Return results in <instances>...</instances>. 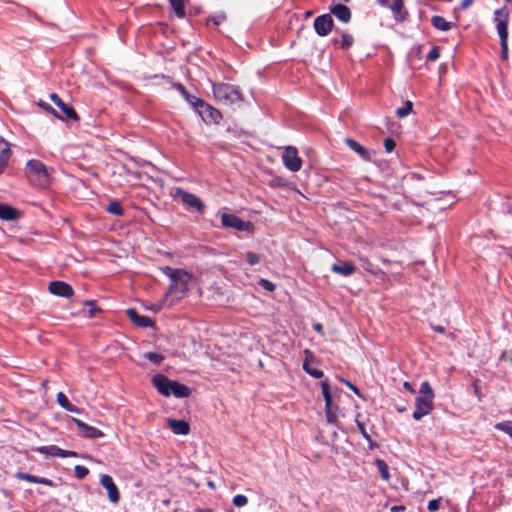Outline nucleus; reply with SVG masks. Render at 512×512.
Listing matches in <instances>:
<instances>
[{
    "label": "nucleus",
    "mask_w": 512,
    "mask_h": 512,
    "mask_svg": "<svg viewBox=\"0 0 512 512\" xmlns=\"http://www.w3.org/2000/svg\"><path fill=\"white\" fill-rule=\"evenodd\" d=\"M212 91L217 102L232 105L243 100L242 93L238 86L230 83H214L212 82Z\"/></svg>",
    "instance_id": "nucleus-3"
},
{
    "label": "nucleus",
    "mask_w": 512,
    "mask_h": 512,
    "mask_svg": "<svg viewBox=\"0 0 512 512\" xmlns=\"http://www.w3.org/2000/svg\"><path fill=\"white\" fill-rule=\"evenodd\" d=\"M305 354H306V359H305V361H304V363H303V370H304L307 374H309L310 376H312V377H314V378H317V379L322 378V377H323V375H324L323 371H321V370H319V369L312 368V367H310V365H309V360H308V358H309V357H313L312 352H311V351H309V350H305Z\"/></svg>",
    "instance_id": "nucleus-24"
},
{
    "label": "nucleus",
    "mask_w": 512,
    "mask_h": 512,
    "mask_svg": "<svg viewBox=\"0 0 512 512\" xmlns=\"http://www.w3.org/2000/svg\"><path fill=\"white\" fill-rule=\"evenodd\" d=\"M356 270H357V268L354 264H352L351 262H346V261H338L331 266V271L333 273H336V274H339V275H342L345 277L351 276L352 274H354L356 272Z\"/></svg>",
    "instance_id": "nucleus-17"
},
{
    "label": "nucleus",
    "mask_w": 512,
    "mask_h": 512,
    "mask_svg": "<svg viewBox=\"0 0 512 512\" xmlns=\"http://www.w3.org/2000/svg\"><path fill=\"white\" fill-rule=\"evenodd\" d=\"M440 56V50H439V47L437 46H434L432 47V49L429 51V53L427 54V57L426 59L428 61H436Z\"/></svg>",
    "instance_id": "nucleus-45"
},
{
    "label": "nucleus",
    "mask_w": 512,
    "mask_h": 512,
    "mask_svg": "<svg viewBox=\"0 0 512 512\" xmlns=\"http://www.w3.org/2000/svg\"><path fill=\"white\" fill-rule=\"evenodd\" d=\"M403 387H404V389H405V390H407L408 392H410V393H415V390H414V388L412 387V385H411V383H410V382L405 381V382L403 383Z\"/></svg>",
    "instance_id": "nucleus-55"
},
{
    "label": "nucleus",
    "mask_w": 512,
    "mask_h": 512,
    "mask_svg": "<svg viewBox=\"0 0 512 512\" xmlns=\"http://www.w3.org/2000/svg\"><path fill=\"white\" fill-rule=\"evenodd\" d=\"M396 146L395 141L392 138H386L384 141V148L386 152L390 153L394 150Z\"/></svg>",
    "instance_id": "nucleus-48"
},
{
    "label": "nucleus",
    "mask_w": 512,
    "mask_h": 512,
    "mask_svg": "<svg viewBox=\"0 0 512 512\" xmlns=\"http://www.w3.org/2000/svg\"><path fill=\"white\" fill-rule=\"evenodd\" d=\"M359 260L362 262V267L367 271V272H370L372 274H378V272L380 270H376L373 266V264L369 261V259L367 257H364V256H359Z\"/></svg>",
    "instance_id": "nucleus-36"
},
{
    "label": "nucleus",
    "mask_w": 512,
    "mask_h": 512,
    "mask_svg": "<svg viewBox=\"0 0 512 512\" xmlns=\"http://www.w3.org/2000/svg\"><path fill=\"white\" fill-rule=\"evenodd\" d=\"M412 108H413V104L411 101H406L404 106L398 108L396 110V115L399 117V118H404L406 116H408L411 111H412Z\"/></svg>",
    "instance_id": "nucleus-33"
},
{
    "label": "nucleus",
    "mask_w": 512,
    "mask_h": 512,
    "mask_svg": "<svg viewBox=\"0 0 512 512\" xmlns=\"http://www.w3.org/2000/svg\"><path fill=\"white\" fill-rule=\"evenodd\" d=\"M35 451L46 456L61 458L75 457L77 455L74 451L64 450L56 445L40 446L37 447Z\"/></svg>",
    "instance_id": "nucleus-13"
},
{
    "label": "nucleus",
    "mask_w": 512,
    "mask_h": 512,
    "mask_svg": "<svg viewBox=\"0 0 512 512\" xmlns=\"http://www.w3.org/2000/svg\"><path fill=\"white\" fill-rule=\"evenodd\" d=\"M432 328L435 332H438V333H443L445 330L443 326H433Z\"/></svg>",
    "instance_id": "nucleus-59"
},
{
    "label": "nucleus",
    "mask_w": 512,
    "mask_h": 512,
    "mask_svg": "<svg viewBox=\"0 0 512 512\" xmlns=\"http://www.w3.org/2000/svg\"><path fill=\"white\" fill-rule=\"evenodd\" d=\"M225 20L224 15H215L211 16L208 19V23H213V25L218 26Z\"/></svg>",
    "instance_id": "nucleus-49"
},
{
    "label": "nucleus",
    "mask_w": 512,
    "mask_h": 512,
    "mask_svg": "<svg viewBox=\"0 0 512 512\" xmlns=\"http://www.w3.org/2000/svg\"><path fill=\"white\" fill-rule=\"evenodd\" d=\"M143 357L156 365H159L164 360L163 355L155 352L144 353Z\"/></svg>",
    "instance_id": "nucleus-35"
},
{
    "label": "nucleus",
    "mask_w": 512,
    "mask_h": 512,
    "mask_svg": "<svg viewBox=\"0 0 512 512\" xmlns=\"http://www.w3.org/2000/svg\"><path fill=\"white\" fill-rule=\"evenodd\" d=\"M126 313L128 318L139 327L146 328L152 326L153 324V321L150 317L138 314L135 309H128Z\"/></svg>",
    "instance_id": "nucleus-18"
},
{
    "label": "nucleus",
    "mask_w": 512,
    "mask_h": 512,
    "mask_svg": "<svg viewBox=\"0 0 512 512\" xmlns=\"http://www.w3.org/2000/svg\"><path fill=\"white\" fill-rule=\"evenodd\" d=\"M494 22L500 40L508 39L509 9L506 6L495 10Z\"/></svg>",
    "instance_id": "nucleus-8"
},
{
    "label": "nucleus",
    "mask_w": 512,
    "mask_h": 512,
    "mask_svg": "<svg viewBox=\"0 0 512 512\" xmlns=\"http://www.w3.org/2000/svg\"><path fill=\"white\" fill-rule=\"evenodd\" d=\"M17 218V211L8 204H0V219L12 221Z\"/></svg>",
    "instance_id": "nucleus-25"
},
{
    "label": "nucleus",
    "mask_w": 512,
    "mask_h": 512,
    "mask_svg": "<svg viewBox=\"0 0 512 512\" xmlns=\"http://www.w3.org/2000/svg\"><path fill=\"white\" fill-rule=\"evenodd\" d=\"M501 45V58L506 60L508 58V39L500 40Z\"/></svg>",
    "instance_id": "nucleus-46"
},
{
    "label": "nucleus",
    "mask_w": 512,
    "mask_h": 512,
    "mask_svg": "<svg viewBox=\"0 0 512 512\" xmlns=\"http://www.w3.org/2000/svg\"><path fill=\"white\" fill-rule=\"evenodd\" d=\"M100 484L106 489L110 502L116 504L120 501V492L111 476L107 474L102 475Z\"/></svg>",
    "instance_id": "nucleus-12"
},
{
    "label": "nucleus",
    "mask_w": 512,
    "mask_h": 512,
    "mask_svg": "<svg viewBox=\"0 0 512 512\" xmlns=\"http://www.w3.org/2000/svg\"><path fill=\"white\" fill-rule=\"evenodd\" d=\"M168 426L176 435H187L190 432L189 423L185 420L168 419Z\"/></svg>",
    "instance_id": "nucleus-19"
},
{
    "label": "nucleus",
    "mask_w": 512,
    "mask_h": 512,
    "mask_svg": "<svg viewBox=\"0 0 512 512\" xmlns=\"http://www.w3.org/2000/svg\"><path fill=\"white\" fill-rule=\"evenodd\" d=\"M248 503V498L245 495L238 494L233 498V504L237 507H243Z\"/></svg>",
    "instance_id": "nucleus-42"
},
{
    "label": "nucleus",
    "mask_w": 512,
    "mask_h": 512,
    "mask_svg": "<svg viewBox=\"0 0 512 512\" xmlns=\"http://www.w3.org/2000/svg\"><path fill=\"white\" fill-rule=\"evenodd\" d=\"M57 398V403L63 408L65 409L69 404H70V401L69 399L67 398V396L63 393V392H59L56 396Z\"/></svg>",
    "instance_id": "nucleus-43"
},
{
    "label": "nucleus",
    "mask_w": 512,
    "mask_h": 512,
    "mask_svg": "<svg viewBox=\"0 0 512 512\" xmlns=\"http://www.w3.org/2000/svg\"><path fill=\"white\" fill-rule=\"evenodd\" d=\"M331 13L343 23H348L351 19L350 9L343 4H336L330 9Z\"/></svg>",
    "instance_id": "nucleus-22"
},
{
    "label": "nucleus",
    "mask_w": 512,
    "mask_h": 512,
    "mask_svg": "<svg viewBox=\"0 0 512 512\" xmlns=\"http://www.w3.org/2000/svg\"><path fill=\"white\" fill-rule=\"evenodd\" d=\"M380 6L389 8L398 22H403L408 13L404 10L403 0H377Z\"/></svg>",
    "instance_id": "nucleus-10"
},
{
    "label": "nucleus",
    "mask_w": 512,
    "mask_h": 512,
    "mask_svg": "<svg viewBox=\"0 0 512 512\" xmlns=\"http://www.w3.org/2000/svg\"><path fill=\"white\" fill-rule=\"evenodd\" d=\"M495 428L500 430L512 438V421H503L495 424Z\"/></svg>",
    "instance_id": "nucleus-34"
},
{
    "label": "nucleus",
    "mask_w": 512,
    "mask_h": 512,
    "mask_svg": "<svg viewBox=\"0 0 512 512\" xmlns=\"http://www.w3.org/2000/svg\"><path fill=\"white\" fill-rule=\"evenodd\" d=\"M106 211L116 216H122L124 214V209L121 203L117 200L110 201L106 208Z\"/></svg>",
    "instance_id": "nucleus-32"
},
{
    "label": "nucleus",
    "mask_w": 512,
    "mask_h": 512,
    "mask_svg": "<svg viewBox=\"0 0 512 512\" xmlns=\"http://www.w3.org/2000/svg\"><path fill=\"white\" fill-rule=\"evenodd\" d=\"M322 395L325 401V406L328 408V406H332V395L330 392V385L327 380L321 381L320 383Z\"/></svg>",
    "instance_id": "nucleus-31"
},
{
    "label": "nucleus",
    "mask_w": 512,
    "mask_h": 512,
    "mask_svg": "<svg viewBox=\"0 0 512 512\" xmlns=\"http://www.w3.org/2000/svg\"><path fill=\"white\" fill-rule=\"evenodd\" d=\"M473 1H474V0H462V2H461V8H462V9H467V8H469V7L472 5Z\"/></svg>",
    "instance_id": "nucleus-56"
},
{
    "label": "nucleus",
    "mask_w": 512,
    "mask_h": 512,
    "mask_svg": "<svg viewBox=\"0 0 512 512\" xmlns=\"http://www.w3.org/2000/svg\"><path fill=\"white\" fill-rule=\"evenodd\" d=\"M151 382L157 391L165 397L173 395L176 398H186L191 394V390L188 386L176 380H170L168 377L160 373L155 374L152 377Z\"/></svg>",
    "instance_id": "nucleus-1"
},
{
    "label": "nucleus",
    "mask_w": 512,
    "mask_h": 512,
    "mask_svg": "<svg viewBox=\"0 0 512 512\" xmlns=\"http://www.w3.org/2000/svg\"><path fill=\"white\" fill-rule=\"evenodd\" d=\"M375 465L377 467V470H378L381 478L383 480L388 481L390 478V474H389V468H388L387 463L382 459H376Z\"/></svg>",
    "instance_id": "nucleus-30"
},
{
    "label": "nucleus",
    "mask_w": 512,
    "mask_h": 512,
    "mask_svg": "<svg viewBox=\"0 0 512 512\" xmlns=\"http://www.w3.org/2000/svg\"><path fill=\"white\" fill-rule=\"evenodd\" d=\"M51 101L62 111L64 114L63 119L77 121L79 119L73 107L67 105L56 93L50 95Z\"/></svg>",
    "instance_id": "nucleus-14"
},
{
    "label": "nucleus",
    "mask_w": 512,
    "mask_h": 512,
    "mask_svg": "<svg viewBox=\"0 0 512 512\" xmlns=\"http://www.w3.org/2000/svg\"><path fill=\"white\" fill-rule=\"evenodd\" d=\"M282 160L284 166L292 172H297L302 167V160L298 156L297 149L293 146H288L285 148L282 154Z\"/></svg>",
    "instance_id": "nucleus-9"
},
{
    "label": "nucleus",
    "mask_w": 512,
    "mask_h": 512,
    "mask_svg": "<svg viewBox=\"0 0 512 512\" xmlns=\"http://www.w3.org/2000/svg\"><path fill=\"white\" fill-rule=\"evenodd\" d=\"M325 415L327 422L334 423L336 422L337 416L332 410V406H328V408L325 407Z\"/></svg>",
    "instance_id": "nucleus-47"
},
{
    "label": "nucleus",
    "mask_w": 512,
    "mask_h": 512,
    "mask_svg": "<svg viewBox=\"0 0 512 512\" xmlns=\"http://www.w3.org/2000/svg\"><path fill=\"white\" fill-rule=\"evenodd\" d=\"M88 473H89L88 468L83 465H76L74 467V474H75V477L78 479H84L88 475Z\"/></svg>",
    "instance_id": "nucleus-38"
},
{
    "label": "nucleus",
    "mask_w": 512,
    "mask_h": 512,
    "mask_svg": "<svg viewBox=\"0 0 512 512\" xmlns=\"http://www.w3.org/2000/svg\"><path fill=\"white\" fill-rule=\"evenodd\" d=\"M174 197L186 207L194 209L196 211L203 212L205 208V204L198 196L188 191H185L182 188L176 189Z\"/></svg>",
    "instance_id": "nucleus-6"
},
{
    "label": "nucleus",
    "mask_w": 512,
    "mask_h": 512,
    "mask_svg": "<svg viewBox=\"0 0 512 512\" xmlns=\"http://www.w3.org/2000/svg\"><path fill=\"white\" fill-rule=\"evenodd\" d=\"M440 505V499H432L428 502L427 508L429 511L434 512L438 510Z\"/></svg>",
    "instance_id": "nucleus-50"
},
{
    "label": "nucleus",
    "mask_w": 512,
    "mask_h": 512,
    "mask_svg": "<svg viewBox=\"0 0 512 512\" xmlns=\"http://www.w3.org/2000/svg\"><path fill=\"white\" fill-rule=\"evenodd\" d=\"M433 399V389L427 381H424L415 399V410L412 415L414 420H421L433 410Z\"/></svg>",
    "instance_id": "nucleus-2"
},
{
    "label": "nucleus",
    "mask_w": 512,
    "mask_h": 512,
    "mask_svg": "<svg viewBox=\"0 0 512 512\" xmlns=\"http://www.w3.org/2000/svg\"><path fill=\"white\" fill-rule=\"evenodd\" d=\"M8 162L0 159V174H2L7 166Z\"/></svg>",
    "instance_id": "nucleus-57"
},
{
    "label": "nucleus",
    "mask_w": 512,
    "mask_h": 512,
    "mask_svg": "<svg viewBox=\"0 0 512 512\" xmlns=\"http://www.w3.org/2000/svg\"><path fill=\"white\" fill-rule=\"evenodd\" d=\"M341 381L343 383H345L356 395H358L359 397L362 396L360 390L354 384H352L350 381H347L344 379H342Z\"/></svg>",
    "instance_id": "nucleus-52"
},
{
    "label": "nucleus",
    "mask_w": 512,
    "mask_h": 512,
    "mask_svg": "<svg viewBox=\"0 0 512 512\" xmlns=\"http://www.w3.org/2000/svg\"><path fill=\"white\" fill-rule=\"evenodd\" d=\"M48 290L53 295L65 298L72 297L74 293L71 285L63 281H52L49 284Z\"/></svg>",
    "instance_id": "nucleus-15"
},
{
    "label": "nucleus",
    "mask_w": 512,
    "mask_h": 512,
    "mask_svg": "<svg viewBox=\"0 0 512 512\" xmlns=\"http://www.w3.org/2000/svg\"><path fill=\"white\" fill-rule=\"evenodd\" d=\"M333 19L330 14H323L314 20V29L319 36H326L332 30Z\"/></svg>",
    "instance_id": "nucleus-11"
},
{
    "label": "nucleus",
    "mask_w": 512,
    "mask_h": 512,
    "mask_svg": "<svg viewBox=\"0 0 512 512\" xmlns=\"http://www.w3.org/2000/svg\"><path fill=\"white\" fill-rule=\"evenodd\" d=\"M195 111L204 122L218 124L222 120L221 112L209 103L205 102L203 99H201V101L195 107Z\"/></svg>",
    "instance_id": "nucleus-4"
},
{
    "label": "nucleus",
    "mask_w": 512,
    "mask_h": 512,
    "mask_svg": "<svg viewBox=\"0 0 512 512\" xmlns=\"http://www.w3.org/2000/svg\"><path fill=\"white\" fill-rule=\"evenodd\" d=\"M15 477L19 480H24V481H28V482H32V483H39V484H43V485H46L49 487L54 486V482L48 478L31 475V474H28L25 472L19 471L15 474Z\"/></svg>",
    "instance_id": "nucleus-20"
},
{
    "label": "nucleus",
    "mask_w": 512,
    "mask_h": 512,
    "mask_svg": "<svg viewBox=\"0 0 512 512\" xmlns=\"http://www.w3.org/2000/svg\"><path fill=\"white\" fill-rule=\"evenodd\" d=\"M221 223L222 226L233 228L237 231L250 232L253 229V224L250 221H244L240 217L230 213H223L221 215Z\"/></svg>",
    "instance_id": "nucleus-7"
},
{
    "label": "nucleus",
    "mask_w": 512,
    "mask_h": 512,
    "mask_svg": "<svg viewBox=\"0 0 512 512\" xmlns=\"http://www.w3.org/2000/svg\"><path fill=\"white\" fill-rule=\"evenodd\" d=\"M359 416L360 415H357L356 416V419H355V422L357 424V427L359 429V432L361 433V435L369 442H371V436L368 434V432L366 431V428H365V425L363 422H361L359 420Z\"/></svg>",
    "instance_id": "nucleus-39"
},
{
    "label": "nucleus",
    "mask_w": 512,
    "mask_h": 512,
    "mask_svg": "<svg viewBox=\"0 0 512 512\" xmlns=\"http://www.w3.org/2000/svg\"><path fill=\"white\" fill-rule=\"evenodd\" d=\"M65 410L72 413H80V409L71 403L65 408Z\"/></svg>",
    "instance_id": "nucleus-53"
},
{
    "label": "nucleus",
    "mask_w": 512,
    "mask_h": 512,
    "mask_svg": "<svg viewBox=\"0 0 512 512\" xmlns=\"http://www.w3.org/2000/svg\"><path fill=\"white\" fill-rule=\"evenodd\" d=\"M72 421L82 431L81 432V436H83L85 438L97 439V438H101V437L104 436V433L101 430H99L96 427H93V426H90V425L84 423L80 419L72 418Z\"/></svg>",
    "instance_id": "nucleus-16"
},
{
    "label": "nucleus",
    "mask_w": 512,
    "mask_h": 512,
    "mask_svg": "<svg viewBox=\"0 0 512 512\" xmlns=\"http://www.w3.org/2000/svg\"><path fill=\"white\" fill-rule=\"evenodd\" d=\"M161 270H162V272H163L166 276L170 277L171 273H173V271H174V268H171V267H169V266H165V267H162V268H161Z\"/></svg>",
    "instance_id": "nucleus-54"
},
{
    "label": "nucleus",
    "mask_w": 512,
    "mask_h": 512,
    "mask_svg": "<svg viewBox=\"0 0 512 512\" xmlns=\"http://www.w3.org/2000/svg\"><path fill=\"white\" fill-rule=\"evenodd\" d=\"M400 510L404 511L405 510V507L404 506H393L391 508V511L392 512H399Z\"/></svg>",
    "instance_id": "nucleus-58"
},
{
    "label": "nucleus",
    "mask_w": 512,
    "mask_h": 512,
    "mask_svg": "<svg viewBox=\"0 0 512 512\" xmlns=\"http://www.w3.org/2000/svg\"><path fill=\"white\" fill-rule=\"evenodd\" d=\"M431 25L440 31H448L452 28L451 22H448L444 17L438 15L431 18Z\"/></svg>",
    "instance_id": "nucleus-26"
},
{
    "label": "nucleus",
    "mask_w": 512,
    "mask_h": 512,
    "mask_svg": "<svg viewBox=\"0 0 512 512\" xmlns=\"http://www.w3.org/2000/svg\"><path fill=\"white\" fill-rule=\"evenodd\" d=\"M314 329L321 333L323 330V326L320 323H316V324H314Z\"/></svg>",
    "instance_id": "nucleus-60"
},
{
    "label": "nucleus",
    "mask_w": 512,
    "mask_h": 512,
    "mask_svg": "<svg viewBox=\"0 0 512 512\" xmlns=\"http://www.w3.org/2000/svg\"><path fill=\"white\" fill-rule=\"evenodd\" d=\"M353 41H354V39L351 35L343 34L341 37V47L343 49H348L352 46Z\"/></svg>",
    "instance_id": "nucleus-40"
},
{
    "label": "nucleus",
    "mask_w": 512,
    "mask_h": 512,
    "mask_svg": "<svg viewBox=\"0 0 512 512\" xmlns=\"http://www.w3.org/2000/svg\"><path fill=\"white\" fill-rule=\"evenodd\" d=\"M186 273L187 272L182 270V269H174L173 273H171V275L169 277L170 280H171V284H170V287H169V292L170 293L174 292V289L177 288V282L179 280H181V277L185 278Z\"/></svg>",
    "instance_id": "nucleus-29"
},
{
    "label": "nucleus",
    "mask_w": 512,
    "mask_h": 512,
    "mask_svg": "<svg viewBox=\"0 0 512 512\" xmlns=\"http://www.w3.org/2000/svg\"><path fill=\"white\" fill-rule=\"evenodd\" d=\"M169 3L178 18H184L186 16V12H185L186 0H169Z\"/></svg>",
    "instance_id": "nucleus-27"
},
{
    "label": "nucleus",
    "mask_w": 512,
    "mask_h": 512,
    "mask_svg": "<svg viewBox=\"0 0 512 512\" xmlns=\"http://www.w3.org/2000/svg\"><path fill=\"white\" fill-rule=\"evenodd\" d=\"M26 173L28 176H36L41 185H47L49 183L47 167L40 160H29L26 164Z\"/></svg>",
    "instance_id": "nucleus-5"
},
{
    "label": "nucleus",
    "mask_w": 512,
    "mask_h": 512,
    "mask_svg": "<svg viewBox=\"0 0 512 512\" xmlns=\"http://www.w3.org/2000/svg\"><path fill=\"white\" fill-rule=\"evenodd\" d=\"M173 87L184 97V99L195 109L198 103L201 101V98L190 94L185 86L181 83H175Z\"/></svg>",
    "instance_id": "nucleus-23"
},
{
    "label": "nucleus",
    "mask_w": 512,
    "mask_h": 512,
    "mask_svg": "<svg viewBox=\"0 0 512 512\" xmlns=\"http://www.w3.org/2000/svg\"><path fill=\"white\" fill-rule=\"evenodd\" d=\"M259 285L263 289H265L266 291H269V292H273L276 288V285L274 283H272L271 281L264 279V278H261L259 280Z\"/></svg>",
    "instance_id": "nucleus-41"
},
{
    "label": "nucleus",
    "mask_w": 512,
    "mask_h": 512,
    "mask_svg": "<svg viewBox=\"0 0 512 512\" xmlns=\"http://www.w3.org/2000/svg\"><path fill=\"white\" fill-rule=\"evenodd\" d=\"M41 107H43L44 109H46L47 111L51 112L54 114L55 117L59 118V119H62L63 120V117L61 115H59L55 109L53 107H51L49 104H46V103H40L39 104Z\"/></svg>",
    "instance_id": "nucleus-51"
},
{
    "label": "nucleus",
    "mask_w": 512,
    "mask_h": 512,
    "mask_svg": "<svg viewBox=\"0 0 512 512\" xmlns=\"http://www.w3.org/2000/svg\"><path fill=\"white\" fill-rule=\"evenodd\" d=\"M246 259H247V262L250 264V265H256L260 262V257L258 254L254 253V252H247L246 253Z\"/></svg>",
    "instance_id": "nucleus-44"
},
{
    "label": "nucleus",
    "mask_w": 512,
    "mask_h": 512,
    "mask_svg": "<svg viewBox=\"0 0 512 512\" xmlns=\"http://www.w3.org/2000/svg\"><path fill=\"white\" fill-rule=\"evenodd\" d=\"M0 141L5 144V148H3L0 152V159L8 162L12 154L9 147V143L5 141L3 138H1Z\"/></svg>",
    "instance_id": "nucleus-37"
},
{
    "label": "nucleus",
    "mask_w": 512,
    "mask_h": 512,
    "mask_svg": "<svg viewBox=\"0 0 512 512\" xmlns=\"http://www.w3.org/2000/svg\"><path fill=\"white\" fill-rule=\"evenodd\" d=\"M190 281V275L186 273L185 278L181 277V280L177 282V288L174 289L172 294H176L177 297H182L188 290V284Z\"/></svg>",
    "instance_id": "nucleus-28"
},
{
    "label": "nucleus",
    "mask_w": 512,
    "mask_h": 512,
    "mask_svg": "<svg viewBox=\"0 0 512 512\" xmlns=\"http://www.w3.org/2000/svg\"><path fill=\"white\" fill-rule=\"evenodd\" d=\"M346 145L357 153L363 160L370 161L371 160V152L365 149L362 145H360L357 141L352 138L345 139Z\"/></svg>",
    "instance_id": "nucleus-21"
}]
</instances>
